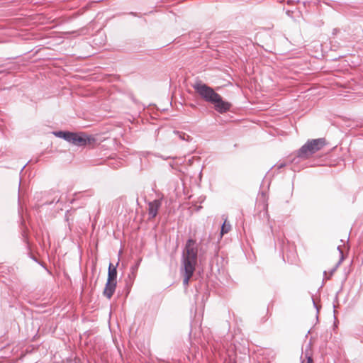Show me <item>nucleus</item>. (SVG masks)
<instances>
[{
    "label": "nucleus",
    "instance_id": "f03ea898",
    "mask_svg": "<svg viewBox=\"0 0 363 363\" xmlns=\"http://www.w3.org/2000/svg\"><path fill=\"white\" fill-rule=\"evenodd\" d=\"M54 135L58 138H63L69 143L82 147L89 143L94 139L84 133H72L69 131H57Z\"/></svg>",
    "mask_w": 363,
    "mask_h": 363
},
{
    "label": "nucleus",
    "instance_id": "1a4fd4ad",
    "mask_svg": "<svg viewBox=\"0 0 363 363\" xmlns=\"http://www.w3.org/2000/svg\"><path fill=\"white\" fill-rule=\"evenodd\" d=\"M117 278V270L116 267H114L112 263L109 264L108 270V279L109 281H116Z\"/></svg>",
    "mask_w": 363,
    "mask_h": 363
},
{
    "label": "nucleus",
    "instance_id": "9b49d317",
    "mask_svg": "<svg viewBox=\"0 0 363 363\" xmlns=\"http://www.w3.org/2000/svg\"><path fill=\"white\" fill-rule=\"evenodd\" d=\"M231 229V225L230 223H227L226 219L225 220L223 224L221 226L220 234L221 235L228 233Z\"/></svg>",
    "mask_w": 363,
    "mask_h": 363
},
{
    "label": "nucleus",
    "instance_id": "f8f14e48",
    "mask_svg": "<svg viewBox=\"0 0 363 363\" xmlns=\"http://www.w3.org/2000/svg\"><path fill=\"white\" fill-rule=\"evenodd\" d=\"M307 362L306 363H313V358L311 356H306ZM302 363H304L303 362Z\"/></svg>",
    "mask_w": 363,
    "mask_h": 363
},
{
    "label": "nucleus",
    "instance_id": "0eeeda50",
    "mask_svg": "<svg viewBox=\"0 0 363 363\" xmlns=\"http://www.w3.org/2000/svg\"><path fill=\"white\" fill-rule=\"evenodd\" d=\"M116 284L117 281H106L103 294L104 296H106L108 299H111V298L113 296L116 291Z\"/></svg>",
    "mask_w": 363,
    "mask_h": 363
},
{
    "label": "nucleus",
    "instance_id": "423d86ee",
    "mask_svg": "<svg viewBox=\"0 0 363 363\" xmlns=\"http://www.w3.org/2000/svg\"><path fill=\"white\" fill-rule=\"evenodd\" d=\"M214 108L216 111L223 113L230 110L231 104L227 101L223 100L222 97L219 95V97L216 102H213Z\"/></svg>",
    "mask_w": 363,
    "mask_h": 363
},
{
    "label": "nucleus",
    "instance_id": "39448f33",
    "mask_svg": "<svg viewBox=\"0 0 363 363\" xmlns=\"http://www.w3.org/2000/svg\"><path fill=\"white\" fill-rule=\"evenodd\" d=\"M161 205L162 201L160 199H155L148 203V216L150 219L156 217Z\"/></svg>",
    "mask_w": 363,
    "mask_h": 363
},
{
    "label": "nucleus",
    "instance_id": "4468645a",
    "mask_svg": "<svg viewBox=\"0 0 363 363\" xmlns=\"http://www.w3.org/2000/svg\"><path fill=\"white\" fill-rule=\"evenodd\" d=\"M337 249H338V250L340 251V252L341 255L342 256L343 252H342V251L340 250V246H338V247H337Z\"/></svg>",
    "mask_w": 363,
    "mask_h": 363
},
{
    "label": "nucleus",
    "instance_id": "f257e3e1",
    "mask_svg": "<svg viewBox=\"0 0 363 363\" xmlns=\"http://www.w3.org/2000/svg\"><path fill=\"white\" fill-rule=\"evenodd\" d=\"M204 254L202 247H199V244L196 240L189 238L186 240L182 255V266H188L196 268L198 257L201 259Z\"/></svg>",
    "mask_w": 363,
    "mask_h": 363
},
{
    "label": "nucleus",
    "instance_id": "6e6552de",
    "mask_svg": "<svg viewBox=\"0 0 363 363\" xmlns=\"http://www.w3.org/2000/svg\"><path fill=\"white\" fill-rule=\"evenodd\" d=\"M182 267H183L184 271L183 284L186 286L189 285V281L190 279L191 278V277L193 276L196 268L188 267V266H182Z\"/></svg>",
    "mask_w": 363,
    "mask_h": 363
},
{
    "label": "nucleus",
    "instance_id": "20e7f679",
    "mask_svg": "<svg viewBox=\"0 0 363 363\" xmlns=\"http://www.w3.org/2000/svg\"><path fill=\"white\" fill-rule=\"evenodd\" d=\"M193 88L202 99L208 103L213 104V102H216L219 97V94L211 87L200 82H196L193 85Z\"/></svg>",
    "mask_w": 363,
    "mask_h": 363
},
{
    "label": "nucleus",
    "instance_id": "9d476101",
    "mask_svg": "<svg viewBox=\"0 0 363 363\" xmlns=\"http://www.w3.org/2000/svg\"><path fill=\"white\" fill-rule=\"evenodd\" d=\"M174 133L176 135H177L178 138L181 140H184V141L189 142V141H191L192 140V138L190 135H189L188 134H186V133L181 132V131H179V130H174Z\"/></svg>",
    "mask_w": 363,
    "mask_h": 363
},
{
    "label": "nucleus",
    "instance_id": "7ed1b4c3",
    "mask_svg": "<svg viewBox=\"0 0 363 363\" xmlns=\"http://www.w3.org/2000/svg\"><path fill=\"white\" fill-rule=\"evenodd\" d=\"M325 145L324 138L308 140L297 152V157L303 160L321 150Z\"/></svg>",
    "mask_w": 363,
    "mask_h": 363
},
{
    "label": "nucleus",
    "instance_id": "ddd939ff",
    "mask_svg": "<svg viewBox=\"0 0 363 363\" xmlns=\"http://www.w3.org/2000/svg\"><path fill=\"white\" fill-rule=\"evenodd\" d=\"M278 169H281L286 166V164L284 162H280L277 164Z\"/></svg>",
    "mask_w": 363,
    "mask_h": 363
}]
</instances>
